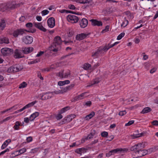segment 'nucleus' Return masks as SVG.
<instances>
[{
    "mask_svg": "<svg viewBox=\"0 0 158 158\" xmlns=\"http://www.w3.org/2000/svg\"><path fill=\"white\" fill-rule=\"evenodd\" d=\"M62 42L61 38L60 36H56L54 38L53 42L50 47L51 50L55 52L60 50L61 49Z\"/></svg>",
    "mask_w": 158,
    "mask_h": 158,
    "instance_id": "obj_1",
    "label": "nucleus"
},
{
    "mask_svg": "<svg viewBox=\"0 0 158 158\" xmlns=\"http://www.w3.org/2000/svg\"><path fill=\"white\" fill-rule=\"evenodd\" d=\"M108 50L106 46L103 48L100 47L96 52L92 53V56L94 58H98L99 56H102Z\"/></svg>",
    "mask_w": 158,
    "mask_h": 158,
    "instance_id": "obj_2",
    "label": "nucleus"
},
{
    "mask_svg": "<svg viewBox=\"0 0 158 158\" xmlns=\"http://www.w3.org/2000/svg\"><path fill=\"white\" fill-rule=\"evenodd\" d=\"M35 31L36 30L35 29H30L29 30H27L23 29H17L14 31L13 33V35L14 37H17L19 35H23L25 33V31L34 33Z\"/></svg>",
    "mask_w": 158,
    "mask_h": 158,
    "instance_id": "obj_3",
    "label": "nucleus"
},
{
    "mask_svg": "<svg viewBox=\"0 0 158 158\" xmlns=\"http://www.w3.org/2000/svg\"><path fill=\"white\" fill-rule=\"evenodd\" d=\"M145 147V143L143 142L139 143L134 146L131 147L130 150L131 151H134L136 154H137L138 151L140 150L144 149Z\"/></svg>",
    "mask_w": 158,
    "mask_h": 158,
    "instance_id": "obj_4",
    "label": "nucleus"
},
{
    "mask_svg": "<svg viewBox=\"0 0 158 158\" xmlns=\"http://www.w3.org/2000/svg\"><path fill=\"white\" fill-rule=\"evenodd\" d=\"M23 69V67L19 65H13L8 68L7 72L8 73L17 72L21 71Z\"/></svg>",
    "mask_w": 158,
    "mask_h": 158,
    "instance_id": "obj_5",
    "label": "nucleus"
},
{
    "mask_svg": "<svg viewBox=\"0 0 158 158\" xmlns=\"http://www.w3.org/2000/svg\"><path fill=\"white\" fill-rule=\"evenodd\" d=\"M53 92H47L43 93L40 95V99L45 100L51 98L53 95Z\"/></svg>",
    "mask_w": 158,
    "mask_h": 158,
    "instance_id": "obj_6",
    "label": "nucleus"
},
{
    "mask_svg": "<svg viewBox=\"0 0 158 158\" xmlns=\"http://www.w3.org/2000/svg\"><path fill=\"white\" fill-rule=\"evenodd\" d=\"M23 42L26 44H31L33 41V38L29 35H27L23 37L22 39Z\"/></svg>",
    "mask_w": 158,
    "mask_h": 158,
    "instance_id": "obj_7",
    "label": "nucleus"
},
{
    "mask_svg": "<svg viewBox=\"0 0 158 158\" xmlns=\"http://www.w3.org/2000/svg\"><path fill=\"white\" fill-rule=\"evenodd\" d=\"M76 2L78 3H80L81 4H84L85 5L84 6V8H86L87 6H94V5L93 1H76Z\"/></svg>",
    "mask_w": 158,
    "mask_h": 158,
    "instance_id": "obj_8",
    "label": "nucleus"
},
{
    "mask_svg": "<svg viewBox=\"0 0 158 158\" xmlns=\"http://www.w3.org/2000/svg\"><path fill=\"white\" fill-rule=\"evenodd\" d=\"M67 19L69 22L73 23H77L79 20V18L77 16L71 15H68Z\"/></svg>",
    "mask_w": 158,
    "mask_h": 158,
    "instance_id": "obj_9",
    "label": "nucleus"
},
{
    "mask_svg": "<svg viewBox=\"0 0 158 158\" xmlns=\"http://www.w3.org/2000/svg\"><path fill=\"white\" fill-rule=\"evenodd\" d=\"M1 52L2 54L4 56H7L12 53L13 50L12 49L7 48H5L1 49Z\"/></svg>",
    "mask_w": 158,
    "mask_h": 158,
    "instance_id": "obj_10",
    "label": "nucleus"
},
{
    "mask_svg": "<svg viewBox=\"0 0 158 158\" xmlns=\"http://www.w3.org/2000/svg\"><path fill=\"white\" fill-rule=\"evenodd\" d=\"M6 4L7 6L8 10L11 9H14L19 6V4H16L15 2L14 1L10 2Z\"/></svg>",
    "mask_w": 158,
    "mask_h": 158,
    "instance_id": "obj_11",
    "label": "nucleus"
},
{
    "mask_svg": "<svg viewBox=\"0 0 158 158\" xmlns=\"http://www.w3.org/2000/svg\"><path fill=\"white\" fill-rule=\"evenodd\" d=\"M87 92H85L82 93L80 95H79L77 96H76L73 98L71 100V101L72 102H75L76 101L82 100L84 98V95L87 93Z\"/></svg>",
    "mask_w": 158,
    "mask_h": 158,
    "instance_id": "obj_12",
    "label": "nucleus"
},
{
    "mask_svg": "<svg viewBox=\"0 0 158 158\" xmlns=\"http://www.w3.org/2000/svg\"><path fill=\"white\" fill-rule=\"evenodd\" d=\"M22 49L19 50L18 49H16L15 52L14 57L15 58H23L24 57V56L23 54V52H22Z\"/></svg>",
    "mask_w": 158,
    "mask_h": 158,
    "instance_id": "obj_13",
    "label": "nucleus"
},
{
    "mask_svg": "<svg viewBox=\"0 0 158 158\" xmlns=\"http://www.w3.org/2000/svg\"><path fill=\"white\" fill-rule=\"evenodd\" d=\"M48 26L50 28H52L55 26V19L53 17L49 18L47 20Z\"/></svg>",
    "mask_w": 158,
    "mask_h": 158,
    "instance_id": "obj_14",
    "label": "nucleus"
},
{
    "mask_svg": "<svg viewBox=\"0 0 158 158\" xmlns=\"http://www.w3.org/2000/svg\"><path fill=\"white\" fill-rule=\"evenodd\" d=\"M33 50V48L32 47H23L22 48V52L23 54H28L30 53Z\"/></svg>",
    "mask_w": 158,
    "mask_h": 158,
    "instance_id": "obj_15",
    "label": "nucleus"
},
{
    "mask_svg": "<svg viewBox=\"0 0 158 158\" xmlns=\"http://www.w3.org/2000/svg\"><path fill=\"white\" fill-rule=\"evenodd\" d=\"M144 133V132H141L140 133H139V131L137 130L135 131L134 134H133V135H131V136L132 137V139H135L138 137H140L143 136Z\"/></svg>",
    "mask_w": 158,
    "mask_h": 158,
    "instance_id": "obj_16",
    "label": "nucleus"
},
{
    "mask_svg": "<svg viewBox=\"0 0 158 158\" xmlns=\"http://www.w3.org/2000/svg\"><path fill=\"white\" fill-rule=\"evenodd\" d=\"M88 24V21L86 19H82L81 21H80V27L82 28L85 27L87 26Z\"/></svg>",
    "mask_w": 158,
    "mask_h": 158,
    "instance_id": "obj_17",
    "label": "nucleus"
},
{
    "mask_svg": "<svg viewBox=\"0 0 158 158\" xmlns=\"http://www.w3.org/2000/svg\"><path fill=\"white\" fill-rule=\"evenodd\" d=\"M89 34H86L83 33H81L76 35V40H82L87 37Z\"/></svg>",
    "mask_w": 158,
    "mask_h": 158,
    "instance_id": "obj_18",
    "label": "nucleus"
},
{
    "mask_svg": "<svg viewBox=\"0 0 158 158\" xmlns=\"http://www.w3.org/2000/svg\"><path fill=\"white\" fill-rule=\"evenodd\" d=\"M91 22L92 25L94 26H101L102 25V22L101 21H98L96 19H92L90 20Z\"/></svg>",
    "mask_w": 158,
    "mask_h": 158,
    "instance_id": "obj_19",
    "label": "nucleus"
},
{
    "mask_svg": "<svg viewBox=\"0 0 158 158\" xmlns=\"http://www.w3.org/2000/svg\"><path fill=\"white\" fill-rule=\"evenodd\" d=\"M87 149L83 148H77L75 150V152L77 154L81 155L82 153H84L86 152Z\"/></svg>",
    "mask_w": 158,
    "mask_h": 158,
    "instance_id": "obj_20",
    "label": "nucleus"
},
{
    "mask_svg": "<svg viewBox=\"0 0 158 158\" xmlns=\"http://www.w3.org/2000/svg\"><path fill=\"white\" fill-rule=\"evenodd\" d=\"M6 10H8L6 4H0V11L4 12Z\"/></svg>",
    "mask_w": 158,
    "mask_h": 158,
    "instance_id": "obj_21",
    "label": "nucleus"
},
{
    "mask_svg": "<svg viewBox=\"0 0 158 158\" xmlns=\"http://www.w3.org/2000/svg\"><path fill=\"white\" fill-rule=\"evenodd\" d=\"M39 115V113L36 112L31 114L30 117V121H33L35 118L38 116Z\"/></svg>",
    "mask_w": 158,
    "mask_h": 158,
    "instance_id": "obj_22",
    "label": "nucleus"
},
{
    "mask_svg": "<svg viewBox=\"0 0 158 158\" xmlns=\"http://www.w3.org/2000/svg\"><path fill=\"white\" fill-rule=\"evenodd\" d=\"M6 44L9 43V40L7 38L4 37H0V44Z\"/></svg>",
    "mask_w": 158,
    "mask_h": 158,
    "instance_id": "obj_23",
    "label": "nucleus"
},
{
    "mask_svg": "<svg viewBox=\"0 0 158 158\" xmlns=\"http://www.w3.org/2000/svg\"><path fill=\"white\" fill-rule=\"evenodd\" d=\"M11 142V140L10 139L6 140L2 146L1 147V149H3L5 148L7 146L8 144Z\"/></svg>",
    "mask_w": 158,
    "mask_h": 158,
    "instance_id": "obj_24",
    "label": "nucleus"
},
{
    "mask_svg": "<svg viewBox=\"0 0 158 158\" xmlns=\"http://www.w3.org/2000/svg\"><path fill=\"white\" fill-rule=\"evenodd\" d=\"M112 155H114L116 153H118L122 151H123V149L122 148H116L113 150H111Z\"/></svg>",
    "mask_w": 158,
    "mask_h": 158,
    "instance_id": "obj_25",
    "label": "nucleus"
},
{
    "mask_svg": "<svg viewBox=\"0 0 158 158\" xmlns=\"http://www.w3.org/2000/svg\"><path fill=\"white\" fill-rule=\"evenodd\" d=\"M152 110L149 107H147L143 108L142 110L141 111V113L144 114L148 113Z\"/></svg>",
    "mask_w": 158,
    "mask_h": 158,
    "instance_id": "obj_26",
    "label": "nucleus"
},
{
    "mask_svg": "<svg viewBox=\"0 0 158 158\" xmlns=\"http://www.w3.org/2000/svg\"><path fill=\"white\" fill-rule=\"evenodd\" d=\"M71 117L69 116H68L67 117H65L63 119V123H68L70 122L72 120V118H70Z\"/></svg>",
    "mask_w": 158,
    "mask_h": 158,
    "instance_id": "obj_27",
    "label": "nucleus"
},
{
    "mask_svg": "<svg viewBox=\"0 0 158 158\" xmlns=\"http://www.w3.org/2000/svg\"><path fill=\"white\" fill-rule=\"evenodd\" d=\"M75 85L74 84H72L69 86H67L64 88L63 90L64 92H66L68 90H70L73 88Z\"/></svg>",
    "mask_w": 158,
    "mask_h": 158,
    "instance_id": "obj_28",
    "label": "nucleus"
},
{
    "mask_svg": "<svg viewBox=\"0 0 158 158\" xmlns=\"http://www.w3.org/2000/svg\"><path fill=\"white\" fill-rule=\"evenodd\" d=\"M70 83V81L69 80H66L64 81H60L58 82V85L60 86H62L65 84H69Z\"/></svg>",
    "mask_w": 158,
    "mask_h": 158,
    "instance_id": "obj_29",
    "label": "nucleus"
},
{
    "mask_svg": "<svg viewBox=\"0 0 158 158\" xmlns=\"http://www.w3.org/2000/svg\"><path fill=\"white\" fill-rule=\"evenodd\" d=\"M6 26V23L4 20H1L0 22V29L2 30Z\"/></svg>",
    "mask_w": 158,
    "mask_h": 158,
    "instance_id": "obj_30",
    "label": "nucleus"
},
{
    "mask_svg": "<svg viewBox=\"0 0 158 158\" xmlns=\"http://www.w3.org/2000/svg\"><path fill=\"white\" fill-rule=\"evenodd\" d=\"M94 114L95 113L93 111L90 114L85 116V119L86 120H89L92 118L94 116Z\"/></svg>",
    "mask_w": 158,
    "mask_h": 158,
    "instance_id": "obj_31",
    "label": "nucleus"
},
{
    "mask_svg": "<svg viewBox=\"0 0 158 158\" xmlns=\"http://www.w3.org/2000/svg\"><path fill=\"white\" fill-rule=\"evenodd\" d=\"M21 125L19 121H16L15 123V124L13 127V128L15 130H17L19 129V126Z\"/></svg>",
    "mask_w": 158,
    "mask_h": 158,
    "instance_id": "obj_32",
    "label": "nucleus"
},
{
    "mask_svg": "<svg viewBox=\"0 0 158 158\" xmlns=\"http://www.w3.org/2000/svg\"><path fill=\"white\" fill-rule=\"evenodd\" d=\"M128 23V21L127 19H126V18L125 17L124 18V20L123 21V22L121 24V27H125L127 25Z\"/></svg>",
    "mask_w": 158,
    "mask_h": 158,
    "instance_id": "obj_33",
    "label": "nucleus"
},
{
    "mask_svg": "<svg viewBox=\"0 0 158 158\" xmlns=\"http://www.w3.org/2000/svg\"><path fill=\"white\" fill-rule=\"evenodd\" d=\"M17 105H15V106H12V107H11L10 108L8 109H7L6 110H5L1 111V113L2 114H3V113L6 112L7 111H9V110H11L13 109H14V110H16V109H17Z\"/></svg>",
    "mask_w": 158,
    "mask_h": 158,
    "instance_id": "obj_34",
    "label": "nucleus"
},
{
    "mask_svg": "<svg viewBox=\"0 0 158 158\" xmlns=\"http://www.w3.org/2000/svg\"><path fill=\"white\" fill-rule=\"evenodd\" d=\"M37 101H34L32 102L31 103H30L27 104L25 106V107L27 108H28L31 107L37 103Z\"/></svg>",
    "mask_w": 158,
    "mask_h": 158,
    "instance_id": "obj_35",
    "label": "nucleus"
},
{
    "mask_svg": "<svg viewBox=\"0 0 158 158\" xmlns=\"http://www.w3.org/2000/svg\"><path fill=\"white\" fill-rule=\"evenodd\" d=\"M100 81L99 80V79L98 78H96L95 79H94L93 81H92L91 83V84L89 85V86H91L94 85H95L96 84H97Z\"/></svg>",
    "mask_w": 158,
    "mask_h": 158,
    "instance_id": "obj_36",
    "label": "nucleus"
},
{
    "mask_svg": "<svg viewBox=\"0 0 158 158\" xmlns=\"http://www.w3.org/2000/svg\"><path fill=\"white\" fill-rule=\"evenodd\" d=\"M156 147H155L153 148H151L147 150L148 151V154H150L152 152L156 151Z\"/></svg>",
    "mask_w": 158,
    "mask_h": 158,
    "instance_id": "obj_37",
    "label": "nucleus"
},
{
    "mask_svg": "<svg viewBox=\"0 0 158 158\" xmlns=\"http://www.w3.org/2000/svg\"><path fill=\"white\" fill-rule=\"evenodd\" d=\"M119 43V42H115L112 44H108L107 45H106V46H107V48L108 49V50L110 48H112L115 45H116L117 44H118Z\"/></svg>",
    "mask_w": 158,
    "mask_h": 158,
    "instance_id": "obj_38",
    "label": "nucleus"
},
{
    "mask_svg": "<svg viewBox=\"0 0 158 158\" xmlns=\"http://www.w3.org/2000/svg\"><path fill=\"white\" fill-rule=\"evenodd\" d=\"M70 107L69 106H66L62 108L60 111V114H62L65 111H67L68 110H69Z\"/></svg>",
    "mask_w": 158,
    "mask_h": 158,
    "instance_id": "obj_39",
    "label": "nucleus"
},
{
    "mask_svg": "<svg viewBox=\"0 0 158 158\" xmlns=\"http://www.w3.org/2000/svg\"><path fill=\"white\" fill-rule=\"evenodd\" d=\"M27 85V83L25 82H23L19 85V88L20 89L23 88L25 87Z\"/></svg>",
    "mask_w": 158,
    "mask_h": 158,
    "instance_id": "obj_40",
    "label": "nucleus"
},
{
    "mask_svg": "<svg viewBox=\"0 0 158 158\" xmlns=\"http://www.w3.org/2000/svg\"><path fill=\"white\" fill-rule=\"evenodd\" d=\"M91 67V65L89 63H85L84 65L83 68L85 70L88 69Z\"/></svg>",
    "mask_w": 158,
    "mask_h": 158,
    "instance_id": "obj_41",
    "label": "nucleus"
},
{
    "mask_svg": "<svg viewBox=\"0 0 158 158\" xmlns=\"http://www.w3.org/2000/svg\"><path fill=\"white\" fill-rule=\"evenodd\" d=\"M34 24L35 27L39 29L42 26V24L40 23H35Z\"/></svg>",
    "mask_w": 158,
    "mask_h": 158,
    "instance_id": "obj_42",
    "label": "nucleus"
},
{
    "mask_svg": "<svg viewBox=\"0 0 158 158\" xmlns=\"http://www.w3.org/2000/svg\"><path fill=\"white\" fill-rule=\"evenodd\" d=\"M125 35V33L123 32L120 34L117 37V39L119 40L122 39Z\"/></svg>",
    "mask_w": 158,
    "mask_h": 158,
    "instance_id": "obj_43",
    "label": "nucleus"
},
{
    "mask_svg": "<svg viewBox=\"0 0 158 158\" xmlns=\"http://www.w3.org/2000/svg\"><path fill=\"white\" fill-rule=\"evenodd\" d=\"M101 135L103 137H106L108 135V133L106 131H104L101 133Z\"/></svg>",
    "mask_w": 158,
    "mask_h": 158,
    "instance_id": "obj_44",
    "label": "nucleus"
},
{
    "mask_svg": "<svg viewBox=\"0 0 158 158\" xmlns=\"http://www.w3.org/2000/svg\"><path fill=\"white\" fill-rule=\"evenodd\" d=\"M60 114V112H59V113L56 116V117L57 119L59 120L62 118L63 117L62 115Z\"/></svg>",
    "mask_w": 158,
    "mask_h": 158,
    "instance_id": "obj_45",
    "label": "nucleus"
},
{
    "mask_svg": "<svg viewBox=\"0 0 158 158\" xmlns=\"http://www.w3.org/2000/svg\"><path fill=\"white\" fill-rule=\"evenodd\" d=\"M70 71L69 70H68L66 73H64V78H67V77L70 74Z\"/></svg>",
    "mask_w": 158,
    "mask_h": 158,
    "instance_id": "obj_46",
    "label": "nucleus"
},
{
    "mask_svg": "<svg viewBox=\"0 0 158 158\" xmlns=\"http://www.w3.org/2000/svg\"><path fill=\"white\" fill-rule=\"evenodd\" d=\"M143 149L140 150L138 152L137 154L138 155V156L141 157L143 156Z\"/></svg>",
    "mask_w": 158,
    "mask_h": 158,
    "instance_id": "obj_47",
    "label": "nucleus"
},
{
    "mask_svg": "<svg viewBox=\"0 0 158 158\" xmlns=\"http://www.w3.org/2000/svg\"><path fill=\"white\" fill-rule=\"evenodd\" d=\"M127 112L125 110L120 111L118 114L119 115L121 116H123L125 115L126 114Z\"/></svg>",
    "mask_w": 158,
    "mask_h": 158,
    "instance_id": "obj_48",
    "label": "nucleus"
},
{
    "mask_svg": "<svg viewBox=\"0 0 158 158\" xmlns=\"http://www.w3.org/2000/svg\"><path fill=\"white\" fill-rule=\"evenodd\" d=\"M110 27V26L109 25L106 26L105 29L102 30V32L103 33H104L105 32H107L109 31V29Z\"/></svg>",
    "mask_w": 158,
    "mask_h": 158,
    "instance_id": "obj_49",
    "label": "nucleus"
},
{
    "mask_svg": "<svg viewBox=\"0 0 158 158\" xmlns=\"http://www.w3.org/2000/svg\"><path fill=\"white\" fill-rule=\"evenodd\" d=\"M49 12V11L47 10H44L42 11V14L43 16H44L48 14Z\"/></svg>",
    "mask_w": 158,
    "mask_h": 158,
    "instance_id": "obj_50",
    "label": "nucleus"
},
{
    "mask_svg": "<svg viewBox=\"0 0 158 158\" xmlns=\"http://www.w3.org/2000/svg\"><path fill=\"white\" fill-rule=\"evenodd\" d=\"M40 61V59H36L33 61H31L30 62V64H34L37 63Z\"/></svg>",
    "mask_w": 158,
    "mask_h": 158,
    "instance_id": "obj_51",
    "label": "nucleus"
},
{
    "mask_svg": "<svg viewBox=\"0 0 158 158\" xmlns=\"http://www.w3.org/2000/svg\"><path fill=\"white\" fill-rule=\"evenodd\" d=\"M134 120L130 121L128 123L125 124V126H130L133 124L134 123Z\"/></svg>",
    "mask_w": 158,
    "mask_h": 158,
    "instance_id": "obj_52",
    "label": "nucleus"
},
{
    "mask_svg": "<svg viewBox=\"0 0 158 158\" xmlns=\"http://www.w3.org/2000/svg\"><path fill=\"white\" fill-rule=\"evenodd\" d=\"M13 116H10L8 117H6V118H5V119H4L2 121V122H6V121H7L12 119L13 118Z\"/></svg>",
    "mask_w": 158,
    "mask_h": 158,
    "instance_id": "obj_53",
    "label": "nucleus"
},
{
    "mask_svg": "<svg viewBox=\"0 0 158 158\" xmlns=\"http://www.w3.org/2000/svg\"><path fill=\"white\" fill-rule=\"evenodd\" d=\"M26 151L25 148H23L19 151V152L20 153V154H21L25 152Z\"/></svg>",
    "mask_w": 158,
    "mask_h": 158,
    "instance_id": "obj_54",
    "label": "nucleus"
},
{
    "mask_svg": "<svg viewBox=\"0 0 158 158\" xmlns=\"http://www.w3.org/2000/svg\"><path fill=\"white\" fill-rule=\"evenodd\" d=\"M58 76L60 77L64 78V71H62L61 72H59L58 73Z\"/></svg>",
    "mask_w": 158,
    "mask_h": 158,
    "instance_id": "obj_55",
    "label": "nucleus"
},
{
    "mask_svg": "<svg viewBox=\"0 0 158 158\" xmlns=\"http://www.w3.org/2000/svg\"><path fill=\"white\" fill-rule=\"evenodd\" d=\"M68 7L69 9L72 10H75L76 8L75 6L72 4L69 5L68 6Z\"/></svg>",
    "mask_w": 158,
    "mask_h": 158,
    "instance_id": "obj_56",
    "label": "nucleus"
},
{
    "mask_svg": "<svg viewBox=\"0 0 158 158\" xmlns=\"http://www.w3.org/2000/svg\"><path fill=\"white\" fill-rule=\"evenodd\" d=\"M37 76L38 77H39L40 79L41 80H43L44 78L43 77L41 76V74L40 71H37Z\"/></svg>",
    "mask_w": 158,
    "mask_h": 158,
    "instance_id": "obj_57",
    "label": "nucleus"
},
{
    "mask_svg": "<svg viewBox=\"0 0 158 158\" xmlns=\"http://www.w3.org/2000/svg\"><path fill=\"white\" fill-rule=\"evenodd\" d=\"M26 26L27 27H31L33 26V24L31 23H28L26 24Z\"/></svg>",
    "mask_w": 158,
    "mask_h": 158,
    "instance_id": "obj_58",
    "label": "nucleus"
},
{
    "mask_svg": "<svg viewBox=\"0 0 158 158\" xmlns=\"http://www.w3.org/2000/svg\"><path fill=\"white\" fill-rule=\"evenodd\" d=\"M152 124L154 126H158V121L154 120L152 122Z\"/></svg>",
    "mask_w": 158,
    "mask_h": 158,
    "instance_id": "obj_59",
    "label": "nucleus"
},
{
    "mask_svg": "<svg viewBox=\"0 0 158 158\" xmlns=\"http://www.w3.org/2000/svg\"><path fill=\"white\" fill-rule=\"evenodd\" d=\"M92 104V102L90 101H88L85 102L84 105H86L87 106H90Z\"/></svg>",
    "mask_w": 158,
    "mask_h": 158,
    "instance_id": "obj_60",
    "label": "nucleus"
},
{
    "mask_svg": "<svg viewBox=\"0 0 158 158\" xmlns=\"http://www.w3.org/2000/svg\"><path fill=\"white\" fill-rule=\"evenodd\" d=\"M73 33L74 32L73 31H69L68 34V36L69 37H72L73 35Z\"/></svg>",
    "mask_w": 158,
    "mask_h": 158,
    "instance_id": "obj_61",
    "label": "nucleus"
},
{
    "mask_svg": "<svg viewBox=\"0 0 158 158\" xmlns=\"http://www.w3.org/2000/svg\"><path fill=\"white\" fill-rule=\"evenodd\" d=\"M26 140L27 142H30L32 140V138L31 136H29L27 138Z\"/></svg>",
    "mask_w": 158,
    "mask_h": 158,
    "instance_id": "obj_62",
    "label": "nucleus"
},
{
    "mask_svg": "<svg viewBox=\"0 0 158 158\" xmlns=\"http://www.w3.org/2000/svg\"><path fill=\"white\" fill-rule=\"evenodd\" d=\"M44 52L43 51L40 52L36 55V56L37 57H39L41 56L44 53Z\"/></svg>",
    "mask_w": 158,
    "mask_h": 158,
    "instance_id": "obj_63",
    "label": "nucleus"
},
{
    "mask_svg": "<svg viewBox=\"0 0 158 158\" xmlns=\"http://www.w3.org/2000/svg\"><path fill=\"white\" fill-rule=\"evenodd\" d=\"M106 156L107 157H109L110 156L112 155L111 151H109V152L108 153H106Z\"/></svg>",
    "mask_w": 158,
    "mask_h": 158,
    "instance_id": "obj_64",
    "label": "nucleus"
}]
</instances>
